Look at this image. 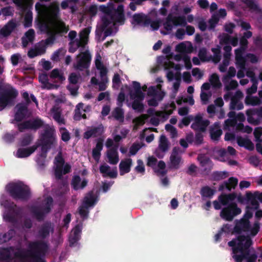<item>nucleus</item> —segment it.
<instances>
[{
	"instance_id": "nucleus-2",
	"label": "nucleus",
	"mask_w": 262,
	"mask_h": 262,
	"mask_svg": "<svg viewBox=\"0 0 262 262\" xmlns=\"http://www.w3.org/2000/svg\"><path fill=\"white\" fill-rule=\"evenodd\" d=\"M253 244L250 235H241L237 236L228 243L232 248V258L235 262H256L257 256L256 254H250V247Z\"/></svg>"
},
{
	"instance_id": "nucleus-46",
	"label": "nucleus",
	"mask_w": 262,
	"mask_h": 262,
	"mask_svg": "<svg viewBox=\"0 0 262 262\" xmlns=\"http://www.w3.org/2000/svg\"><path fill=\"white\" fill-rule=\"evenodd\" d=\"M50 77L52 79H57L60 82L65 80L63 73L60 72L58 69H53L50 73Z\"/></svg>"
},
{
	"instance_id": "nucleus-61",
	"label": "nucleus",
	"mask_w": 262,
	"mask_h": 262,
	"mask_svg": "<svg viewBox=\"0 0 262 262\" xmlns=\"http://www.w3.org/2000/svg\"><path fill=\"white\" fill-rule=\"evenodd\" d=\"M237 66L241 69H246V59L244 57L235 58Z\"/></svg>"
},
{
	"instance_id": "nucleus-62",
	"label": "nucleus",
	"mask_w": 262,
	"mask_h": 262,
	"mask_svg": "<svg viewBox=\"0 0 262 262\" xmlns=\"http://www.w3.org/2000/svg\"><path fill=\"white\" fill-rule=\"evenodd\" d=\"M203 142V135L201 132H196L195 135L194 143L195 145H200Z\"/></svg>"
},
{
	"instance_id": "nucleus-20",
	"label": "nucleus",
	"mask_w": 262,
	"mask_h": 262,
	"mask_svg": "<svg viewBox=\"0 0 262 262\" xmlns=\"http://www.w3.org/2000/svg\"><path fill=\"white\" fill-rule=\"evenodd\" d=\"M48 17L51 23H54L60 19V9L57 3L52 4L51 5Z\"/></svg>"
},
{
	"instance_id": "nucleus-25",
	"label": "nucleus",
	"mask_w": 262,
	"mask_h": 262,
	"mask_svg": "<svg viewBox=\"0 0 262 262\" xmlns=\"http://www.w3.org/2000/svg\"><path fill=\"white\" fill-rule=\"evenodd\" d=\"M38 147V145H33L26 148H18L16 156L19 158H26L33 153Z\"/></svg>"
},
{
	"instance_id": "nucleus-51",
	"label": "nucleus",
	"mask_w": 262,
	"mask_h": 262,
	"mask_svg": "<svg viewBox=\"0 0 262 262\" xmlns=\"http://www.w3.org/2000/svg\"><path fill=\"white\" fill-rule=\"evenodd\" d=\"M33 19L32 12L29 10L28 11L25 15L24 26L25 28H29L32 26Z\"/></svg>"
},
{
	"instance_id": "nucleus-6",
	"label": "nucleus",
	"mask_w": 262,
	"mask_h": 262,
	"mask_svg": "<svg viewBox=\"0 0 262 262\" xmlns=\"http://www.w3.org/2000/svg\"><path fill=\"white\" fill-rule=\"evenodd\" d=\"M35 8L39 16L38 18L36 20L39 29L41 31L46 32L49 34L51 31L50 26L46 19L47 6L41 4L39 2H37L35 4Z\"/></svg>"
},
{
	"instance_id": "nucleus-15",
	"label": "nucleus",
	"mask_w": 262,
	"mask_h": 262,
	"mask_svg": "<svg viewBox=\"0 0 262 262\" xmlns=\"http://www.w3.org/2000/svg\"><path fill=\"white\" fill-rule=\"evenodd\" d=\"M54 227L50 222H46L42 224L38 231V236L42 239L48 237L50 233L53 232Z\"/></svg>"
},
{
	"instance_id": "nucleus-30",
	"label": "nucleus",
	"mask_w": 262,
	"mask_h": 262,
	"mask_svg": "<svg viewBox=\"0 0 262 262\" xmlns=\"http://www.w3.org/2000/svg\"><path fill=\"white\" fill-rule=\"evenodd\" d=\"M209 133L211 139L213 141H217L222 135L223 132L218 123L216 122L214 124L213 127H210Z\"/></svg>"
},
{
	"instance_id": "nucleus-24",
	"label": "nucleus",
	"mask_w": 262,
	"mask_h": 262,
	"mask_svg": "<svg viewBox=\"0 0 262 262\" xmlns=\"http://www.w3.org/2000/svg\"><path fill=\"white\" fill-rule=\"evenodd\" d=\"M118 146V143L115 144L114 147L111 148L107 152V156L108 162L111 164H116L119 161V157L117 152Z\"/></svg>"
},
{
	"instance_id": "nucleus-58",
	"label": "nucleus",
	"mask_w": 262,
	"mask_h": 262,
	"mask_svg": "<svg viewBox=\"0 0 262 262\" xmlns=\"http://www.w3.org/2000/svg\"><path fill=\"white\" fill-rule=\"evenodd\" d=\"M246 6L252 11H258V7L254 2V0H241Z\"/></svg>"
},
{
	"instance_id": "nucleus-28",
	"label": "nucleus",
	"mask_w": 262,
	"mask_h": 262,
	"mask_svg": "<svg viewBox=\"0 0 262 262\" xmlns=\"http://www.w3.org/2000/svg\"><path fill=\"white\" fill-rule=\"evenodd\" d=\"M237 183L238 180L237 178L230 177L228 181H225L224 183L220 185L219 190L221 191L226 189L228 191H231L232 188H235Z\"/></svg>"
},
{
	"instance_id": "nucleus-5",
	"label": "nucleus",
	"mask_w": 262,
	"mask_h": 262,
	"mask_svg": "<svg viewBox=\"0 0 262 262\" xmlns=\"http://www.w3.org/2000/svg\"><path fill=\"white\" fill-rule=\"evenodd\" d=\"M77 35V32L75 31H71L68 37L71 40L69 51L74 53L77 48H79V54L77 56L78 61L75 68L80 71H82V30L79 32V39H75Z\"/></svg>"
},
{
	"instance_id": "nucleus-50",
	"label": "nucleus",
	"mask_w": 262,
	"mask_h": 262,
	"mask_svg": "<svg viewBox=\"0 0 262 262\" xmlns=\"http://www.w3.org/2000/svg\"><path fill=\"white\" fill-rule=\"evenodd\" d=\"M228 176V173L226 171H214L212 174V179L214 181H220L225 179Z\"/></svg>"
},
{
	"instance_id": "nucleus-34",
	"label": "nucleus",
	"mask_w": 262,
	"mask_h": 262,
	"mask_svg": "<svg viewBox=\"0 0 262 262\" xmlns=\"http://www.w3.org/2000/svg\"><path fill=\"white\" fill-rule=\"evenodd\" d=\"M237 197L235 193H231L229 194H225L220 195L219 198L221 203L223 205H227L230 201L234 200Z\"/></svg>"
},
{
	"instance_id": "nucleus-32",
	"label": "nucleus",
	"mask_w": 262,
	"mask_h": 262,
	"mask_svg": "<svg viewBox=\"0 0 262 262\" xmlns=\"http://www.w3.org/2000/svg\"><path fill=\"white\" fill-rule=\"evenodd\" d=\"M30 129L36 130L43 126V121L39 118L28 120Z\"/></svg>"
},
{
	"instance_id": "nucleus-1",
	"label": "nucleus",
	"mask_w": 262,
	"mask_h": 262,
	"mask_svg": "<svg viewBox=\"0 0 262 262\" xmlns=\"http://www.w3.org/2000/svg\"><path fill=\"white\" fill-rule=\"evenodd\" d=\"M49 250L47 242L36 240L30 242L28 248L10 246L0 250V262H46L45 257Z\"/></svg>"
},
{
	"instance_id": "nucleus-3",
	"label": "nucleus",
	"mask_w": 262,
	"mask_h": 262,
	"mask_svg": "<svg viewBox=\"0 0 262 262\" xmlns=\"http://www.w3.org/2000/svg\"><path fill=\"white\" fill-rule=\"evenodd\" d=\"M6 189L9 195L15 200L27 201L31 196L30 188L20 181L9 183Z\"/></svg>"
},
{
	"instance_id": "nucleus-64",
	"label": "nucleus",
	"mask_w": 262,
	"mask_h": 262,
	"mask_svg": "<svg viewBox=\"0 0 262 262\" xmlns=\"http://www.w3.org/2000/svg\"><path fill=\"white\" fill-rule=\"evenodd\" d=\"M138 165L135 167L136 171L138 173H144L145 167L143 161L139 159L137 160Z\"/></svg>"
},
{
	"instance_id": "nucleus-56",
	"label": "nucleus",
	"mask_w": 262,
	"mask_h": 262,
	"mask_svg": "<svg viewBox=\"0 0 262 262\" xmlns=\"http://www.w3.org/2000/svg\"><path fill=\"white\" fill-rule=\"evenodd\" d=\"M219 21V17L217 15H213L208 21L209 30H214Z\"/></svg>"
},
{
	"instance_id": "nucleus-60",
	"label": "nucleus",
	"mask_w": 262,
	"mask_h": 262,
	"mask_svg": "<svg viewBox=\"0 0 262 262\" xmlns=\"http://www.w3.org/2000/svg\"><path fill=\"white\" fill-rule=\"evenodd\" d=\"M48 35L49 36L45 40H43V43L47 47V46L52 45L54 43L55 40V35L51 32Z\"/></svg>"
},
{
	"instance_id": "nucleus-23",
	"label": "nucleus",
	"mask_w": 262,
	"mask_h": 262,
	"mask_svg": "<svg viewBox=\"0 0 262 262\" xmlns=\"http://www.w3.org/2000/svg\"><path fill=\"white\" fill-rule=\"evenodd\" d=\"M53 132L54 130L52 128L48 125L46 126L43 133L41 136L40 142L45 143L47 142L48 144H53L54 140Z\"/></svg>"
},
{
	"instance_id": "nucleus-14",
	"label": "nucleus",
	"mask_w": 262,
	"mask_h": 262,
	"mask_svg": "<svg viewBox=\"0 0 262 262\" xmlns=\"http://www.w3.org/2000/svg\"><path fill=\"white\" fill-rule=\"evenodd\" d=\"M197 159L200 166L203 168V172L206 174H209L213 167V163L211 159L203 155H199Z\"/></svg>"
},
{
	"instance_id": "nucleus-26",
	"label": "nucleus",
	"mask_w": 262,
	"mask_h": 262,
	"mask_svg": "<svg viewBox=\"0 0 262 262\" xmlns=\"http://www.w3.org/2000/svg\"><path fill=\"white\" fill-rule=\"evenodd\" d=\"M103 139L101 138L97 139L96 147L94 148L92 150V157L96 162L99 161L101 156V151L103 149Z\"/></svg>"
},
{
	"instance_id": "nucleus-45",
	"label": "nucleus",
	"mask_w": 262,
	"mask_h": 262,
	"mask_svg": "<svg viewBox=\"0 0 262 262\" xmlns=\"http://www.w3.org/2000/svg\"><path fill=\"white\" fill-rule=\"evenodd\" d=\"M33 140V136L30 134H26L21 138L19 144L21 146H27L30 145Z\"/></svg>"
},
{
	"instance_id": "nucleus-31",
	"label": "nucleus",
	"mask_w": 262,
	"mask_h": 262,
	"mask_svg": "<svg viewBox=\"0 0 262 262\" xmlns=\"http://www.w3.org/2000/svg\"><path fill=\"white\" fill-rule=\"evenodd\" d=\"M133 86L134 89V92L130 94V97H138L141 99H144L145 94L141 91V86L140 83L137 81L133 82Z\"/></svg>"
},
{
	"instance_id": "nucleus-63",
	"label": "nucleus",
	"mask_w": 262,
	"mask_h": 262,
	"mask_svg": "<svg viewBox=\"0 0 262 262\" xmlns=\"http://www.w3.org/2000/svg\"><path fill=\"white\" fill-rule=\"evenodd\" d=\"M232 227V226L230 224H225L222 226L220 230L223 233V234H229L230 233H232L233 231Z\"/></svg>"
},
{
	"instance_id": "nucleus-36",
	"label": "nucleus",
	"mask_w": 262,
	"mask_h": 262,
	"mask_svg": "<svg viewBox=\"0 0 262 262\" xmlns=\"http://www.w3.org/2000/svg\"><path fill=\"white\" fill-rule=\"evenodd\" d=\"M150 21V19L144 16L141 14L136 13L133 16V21L132 23L133 24L136 23L138 25L144 23V25H148L149 24Z\"/></svg>"
},
{
	"instance_id": "nucleus-17",
	"label": "nucleus",
	"mask_w": 262,
	"mask_h": 262,
	"mask_svg": "<svg viewBox=\"0 0 262 262\" xmlns=\"http://www.w3.org/2000/svg\"><path fill=\"white\" fill-rule=\"evenodd\" d=\"M47 47L43 43V40L35 45V48L30 49L28 52V56L33 58L36 56L44 54L46 52Z\"/></svg>"
},
{
	"instance_id": "nucleus-9",
	"label": "nucleus",
	"mask_w": 262,
	"mask_h": 262,
	"mask_svg": "<svg viewBox=\"0 0 262 262\" xmlns=\"http://www.w3.org/2000/svg\"><path fill=\"white\" fill-rule=\"evenodd\" d=\"M55 160L56 165L54 172L55 176L57 180H61L63 174H66L70 172L71 167L67 163L64 165V160L60 154H58L55 157Z\"/></svg>"
},
{
	"instance_id": "nucleus-33",
	"label": "nucleus",
	"mask_w": 262,
	"mask_h": 262,
	"mask_svg": "<svg viewBox=\"0 0 262 262\" xmlns=\"http://www.w3.org/2000/svg\"><path fill=\"white\" fill-rule=\"evenodd\" d=\"M246 199L250 202L251 205L253 206L254 209H257L259 207V203L257 199V192L254 193L248 191L246 193Z\"/></svg>"
},
{
	"instance_id": "nucleus-54",
	"label": "nucleus",
	"mask_w": 262,
	"mask_h": 262,
	"mask_svg": "<svg viewBox=\"0 0 262 262\" xmlns=\"http://www.w3.org/2000/svg\"><path fill=\"white\" fill-rule=\"evenodd\" d=\"M198 56L202 62L209 61L211 60L212 56L207 57V49L205 48H202L199 50Z\"/></svg>"
},
{
	"instance_id": "nucleus-38",
	"label": "nucleus",
	"mask_w": 262,
	"mask_h": 262,
	"mask_svg": "<svg viewBox=\"0 0 262 262\" xmlns=\"http://www.w3.org/2000/svg\"><path fill=\"white\" fill-rule=\"evenodd\" d=\"M215 190L208 186H203L200 190V194L203 198L211 199L214 195Z\"/></svg>"
},
{
	"instance_id": "nucleus-49",
	"label": "nucleus",
	"mask_w": 262,
	"mask_h": 262,
	"mask_svg": "<svg viewBox=\"0 0 262 262\" xmlns=\"http://www.w3.org/2000/svg\"><path fill=\"white\" fill-rule=\"evenodd\" d=\"M209 81L213 88H220L222 85L219 77L216 73H213L210 76Z\"/></svg>"
},
{
	"instance_id": "nucleus-8",
	"label": "nucleus",
	"mask_w": 262,
	"mask_h": 262,
	"mask_svg": "<svg viewBox=\"0 0 262 262\" xmlns=\"http://www.w3.org/2000/svg\"><path fill=\"white\" fill-rule=\"evenodd\" d=\"M18 94L17 91L13 88L0 92V111L8 105H13Z\"/></svg>"
},
{
	"instance_id": "nucleus-4",
	"label": "nucleus",
	"mask_w": 262,
	"mask_h": 262,
	"mask_svg": "<svg viewBox=\"0 0 262 262\" xmlns=\"http://www.w3.org/2000/svg\"><path fill=\"white\" fill-rule=\"evenodd\" d=\"M235 226L233 228L232 234H239L241 235L242 232H250V235L254 237L256 236L260 229V224L258 221H255L253 227H251L250 222L248 220L241 219L236 220L234 222Z\"/></svg>"
},
{
	"instance_id": "nucleus-27",
	"label": "nucleus",
	"mask_w": 262,
	"mask_h": 262,
	"mask_svg": "<svg viewBox=\"0 0 262 262\" xmlns=\"http://www.w3.org/2000/svg\"><path fill=\"white\" fill-rule=\"evenodd\" d=\"M132 165V159L127 158L124 160H122L119 165L120 174L123 176L124 174L129 172Z\"/></svg>"
},
{
	"instance_id": "nucleus-41",
	"label": "nucleus",
	"mask_w": 262,
	"mask_h": 262,
	"mask_svg": "<svg viewBox=\"0 0 262 262\" xmlns=\"http://www.w3.org/2000/svg\"><path fill=\"white\" fill-rule=\"evenodd\" d=\"M172 18L174 26H181L185 27L187 25V21L185 16H173L172 15Z\"/></svg>"
},
{
	"instance_id": "nucleus-13",
	"label": "nucleus",
	"mask_w": 262,
	"mask_h": 262,
	"mask_svg": "<svg viewBox=\"0 0 262 262\" xmlns=\"http://www.w3.org/2000/svg\"><path fill=\"white\" fill-rule=\"evenodd\" d=\"M111 20L121 25L124 24L125 20L124 6L121 4L110 15Z\"/></svg>"
},
{
	"instance_id": "nucleus-47",
	"label": "nucleus",
	"mask_w": 262,
	"mask_h": 262,
	"mask_svg": "<svg viewBox=\"0 0 262 262\" xmlns=\"http://www.w3.org/2000/svg\"><path fill=\"white\" fill-rule=\"evenodd\" d=\"M209 124V121L208 120H205L204 122H200L199 124L193 126V123L191 125V128L196 132H204L206 131V127Z\"/></svg>"
},
{
	"instance_id": "nucleus-35",
	"label": "nucleus",
	"mask_w": 262,
	"mask_h": 262,
	"mask_svg": "<svg viewBox=\"0 0 262 262\" xmlns=\"http://www.w3.org/2000/svg\"><path fill=\"white\" fill-rule=\"evenodd\" d=\"M132 98L135 99L132 105L133 109L138 113H142L144 111V106L142 102L144 99H141L138 97H133Z\"/></svg>"
},
{
	"instance_id": "nucleus-42",
	"label": "nucleus",
	"mask_w": 262,
	"mask_h": 262,
	"mask_svg": "<svg viewBox=\"0 0 262 262\" xmlns=\"http://www.w3.org/2000/svg\"><path fill=\"white\" fill-rule=\"evenodd\" d=\"M38 79L40 82L46 86L49 89H51L54 86L53 84L49 82L48 75L47 73L40 74L38 76Z\"/></svg>"
},
{
	"instance_id": "nucleus-7",
	"label": "nucleus",
	"mask_w": 262,
	"mask_h": 262,
	"mask_svg": "<svg viewBox=\"0 0 262 262\" xmlns=\"http://www.w3.org/2000/svg\"><path fill=\"white\" fill-rule=\"evenodd\" d=\"M53 205V199L49 196L45 199V203L42 206H32L30 210L36 220L41 222L44 220L46 215L50 212Z\"/></svg>"
},
{
	"instance_id": "nucleus-19",
	"label": "nucleus",
	"mask_w": 262,
	"mask_h": 262,
	"mask_svg": "<svg viewBox=\"0 0 262 262\" xmlns=\"http://www.w3.org/2000/svg\"><path fill=\"white\" fill-rule=\"evenodd\" d=\"M17 111L14 115V119L17 122L21 121L26 116L28 112V105L23 103H18L16 105Z\"/></svg>"
},
{
	"instance_id": "nucleus-18",
	"label": "nucleus",
	"mask_w": 262,
	"mask_h": 262,
	"mask_svg": "<svg viewBox=\"0 0 262 262\" xmlns=\"http://www.w3.org/2000/svg\"><path fill=\"white\" fill-rule=\"evenodd\" d=\"M98 201V196L93 191L86 194L83 199V204L85 207L93 208Z\"/></svg>"
},
{
	"instance_id": "nucleus-37",
	"label": "nucleus",
	"mask_w": 262,
	"mask_h": 262,
	"mask_svg": "<svg viewBox=\"0 0 262 262\" xmlns=\"http://www.w3.org/2000/svg\"><path fill=\"white\" fill-rule=\"evenodd\" d=\"M52 144L47 143V142H40L39 143L36 144L34 145H38V147L41 146L40 152L38 156L42 158H47V153L51 149Z\"/></svg>"
},
{
	"instance_id": "nucleus-29",
	"label": "nucleus",
	"mask_w": 262,
	"mask_h": 262,
	"mask_svg": "<svg viewBox=\"0 0 262 262\" xmlns=\"http://www.w3.org/2000/svg\"><path fill=\"white\" fill-rule=\"evenodd\" d=\"M34 39L35 31L33 29H30L25 33V35L21 38L23 47H27L29 42H33Z\"/></svg>"
},
{
	"instance_id": "nucleus-11",
	"label": "nucleus",
	"mask_w": 262,
	"mask_h": 262,
	"mask_svg": "<svg viewBox=\"0 0 262 262\" xmlns=\"http://www.w3.org/2000/svg\"><path fill=\"white\" fill-rule=\"evenodd\" d=\"M247 121L254 125H258L262 118V106L258 108H252L246 111Z\"/></svg>"
},
{
	"instance_id": "nucleus-43",
	"label": "nucleus",
	"mask_w": 262,
	"mask_h": 262,
	"mask_svg": "<svg viewBox=\"0 0 262 262\" xmlns=\"http://www.w3.org/2000/svg\"><path fill=\"white\" fill-rule=\"evenodd\" d=\"M92 60V55L88 50L83 52V69L90 67Z\"/></svg>"
},
{
	"instance_id": "nucleus-44",
	"label": "nucleus",
	"mask_w": 262,
	"mask_h": 262,
	"mask_svg": "<svg viewBox=\"0 0 262 262\" xmlns=\"http://www.w3.org/2000/svg\"><path fill=\"white\" fill-rule=\"evenodd\" d=\"M80 230L79 228H75L72 232L69 237L70 246L75 244L79 240Z\"/></svg>"
},
{
	"instance_id": "nucleus-21",
	"label": "nucleus",
	"mask_w": 262,
	"mask_h": 262,
	"mask_svg": "<svg viewBox=\"0 0 262 262\" xmlns=\"http://www.w3.org/2000/svg\"><path fill=\"white\" fill-rule=\"evenodd\" d=\"M16 27L17 24L16 21L15 20L11 19L0 30V34L4 37H8Z\"/></svg>"
},
{
	"instance_id": "nucleus-16",
	"label": "nucleus",
	"mask_w": 262,
	"mask_h": 262,
	"mask_svg": "<svg viewBox=\"0 0 262 262\" xmlns=\"http://www.w3.org/2000/svg\"><path fill=\"white\" fill-rule=\"evenodd\" d=\"M18 214L19 210L17 208L16 205L13 203L12 205L8 207V211L4 218L9 223H14L16 222V218Z\"/></svg>"
},
{
	"instance_id": "nucleus-52",
	"label": "nucleus",
	"mask_w": 262,
	"mask_h": 262,
	"mask_svg": "<svg viewBox=\"0 0 262 262\" xmlns=\"http://www.w3.org/2000/svg\"><path fill=\"white\" fill-rule=\"evenodd\" d=\"M66 52V51L60 48L55 51L51 58V59L54 62H58L60 60V56H63Z\"/></svg>"
},
{
	"instance_id": "nucleus-57",
	"label": "nucleus",
	"mask_w": 262,
	"mask_h": 262,
	"mask_svg": "<svg viewBox=\"0 0 262 262\" xmlns=\"http://www.w3.org/2000/svg\"><path fill=\"white\" fill-rule=\"evenodd\" d=\"M80 108H82V102H79L76 106L74 111L73 119L76 121H79L82 118V114L80 112Z\"/></svg>"
},
{
	"instance_id": "nucleus-39",
	"label": "nucleus",
	"mask_w": 262,
	"mask_h": 262,
	"mask_svg": "<svg viewBox=\"0 0 262 262\" xmlns=\"http://www.w3.org/2000/svg\"><path fill=\"white\" fill-rule=\"evenodd\" d=\"M113 117L121 123L123 122L124 119V113L122 108L117 107L112 112Z\"/></svg>"
},
{
	"instance_id": "nucleus-55",
	"label": "nucleus",
	"mask_w": 262,
	"mask_h": 262,
	"mask_svg": "<svg viewBox=\"0 0 262 262\" xmlns=\"http://www.w3.org/2000/svg\"><path fill=\"white\" fill-rule=\"evenodd\" d=\"M13 2L17 7L21 9L23 11L27 9L29 5L32 6L33 4L32 2L29 3L28 2H25L24 0H13Z\"/></svg>"
},
{
	"instance_id": "nucleus-53",
	"label": "nucleus",
	"mask_w": 262,
	"mask_h": 262,
	"mask_svg": "<svg viewBox=\"0 0 262 262\" xmlns=\"http://www.w3.org/2000/svg\"><path fill=\"white\" fill-rule=\"evenodd\" d=\"M164 28L167 31H171L173 28V20L172 14H169L166 18V21L163 24Z\"/></svg>"
},
{
	"instance_id": "nucleus-40",
	"label": "nucleus",
	"mask_w": 262,
	"mask_h": 262,
	"mask_svg": "<svg viewBox=\"0 0 262 262\" xmlns=\"http://www.w3.org/2000/svg\"><path fill=\"white\" fill-rule=\"evenodd\" d=\"M169 147V142L166 137L162 135L160 136L159 145L158 148L161 149L163 151H167Z\"/></svg>"
},
{
	"instance_id": "nucleus-22",
	"label": "nucleus",
	"mask_w": 262,
	"mask_h": 262,
	"mask_svg": "<svg viewBox=\"0 0 262 262\" xmlns=\"http://www.w3.org/2000/svg\"><path fill=\"white\" fill-rule=\"evenodd\" d=\"M104 132L103 126L102 124L97 126L93 127L90 129L85 132L84 134L83 137L88 139L91 137H97L101 136Z\"/></svg>"
},
{
	"instance_id": "nucleus-59",
	"label": "nucleus",
	"mask_w": 262,
	"mask_h": 262,
	"mask_svg": "<svg viewBox=\"0 0 262 262\" xmlns=\"http://www.w3.org/2000/svg\"><path fill=\"white\" fill-rule=\"evenodd\" d=\"M221 45H228L231 39V36L226 33H223L219 36Z\"/></svg>"
},
{
	"instance_id": "nucleus-48",
	"label": "nucleus",
	"mask_w": 262,
	"mask_h": 262,
	"mask_svg": "<svg viewBox=\"0 0 262 262\" xmlns=\"http://www.w3.org/2000/svg\"><path fill=\"white\" fill-rule=\"evenodd\" d=\"M245 102L246 105L255 106L260 103V100L256 96H247L245 98Z\"/></svg>"
},
{
	"instance_id": "nucleus-10",
	"label": "nucleus",
	"mask_w": 262,
	"mask_h": 262,
	"mask_svg": "<svg viewBox=\"0 0 262 262\" xmlns=\"http://www.w3.org/2000/svg\"><path fill=\"white\" fill-rule=\"evenodd\" d=\"M242 212L241 208L237 207L236 203L232 202L228 206L224 208L220 213L221 217L227 221H232L235 216L239 214Z\"/></svg>"
},
{
	"instance_id": "nucleus-12",
	"label": "nucleus",
	"mask_w": 262,
	"mask_h": 262,
	"mask_svg": "<svg viewBox=\"0 0 262 262\" xmlns=\"http://www.w3.org/2000/svg\"><path fill=\"white\" fill-rule=\"evenodd\" d=\"M182 152L180 147L175 146L173 148L169 158L170 168L178 169L180 168V165L182 161V157L180 155Z\"/></svg>"
}]
</instances>
